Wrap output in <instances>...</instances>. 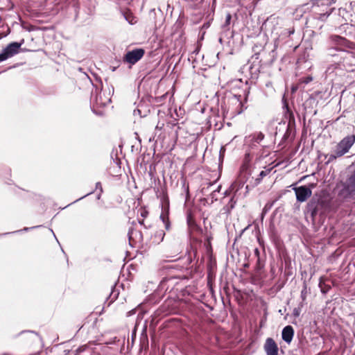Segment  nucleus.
<instances>
[{"instance_id": "obj_1", "label": "nucleus", "mask_w": 355, "mask_h": 355, "mask_svg": "<svg viewBox=\"0 0 355 355\" xmlns=\"http://www.w3.org/2000/svg\"><path fill=\"white\" fill-rule=\"evenodd\" d=\"M355 143V135H348L344 137L336 146L334 153L329 155V161H333L349 152L351 147Z\"/></svg>"}, {"instance_id": "obj_2", "label": "nucleus", "mask_w": 355, "mask_h": 355, "mask_svg": "<svg viewBox=\"0 0 355 355\" xmlns=\"http://www.w3.org/2000/svg\"><path fill=\"white\" fill-rule=\"evenodd\" d=\"M330 5L329 0H315L313 3L314 18L321 21L325 20L331 12V9L329 8Z\"/></svg>"}, {"instance_id": "obj_3", "label": "nucleus", "mask_w": 355, "mask_h": 355, "mask_svg": "<svg viewBox=\"0 0 355 355\" xmlns=\"http://www.w3.org/2000/svg\"><path fill=\"white\" fill-rule=\"evenodd\" d=\"M340 195L343 198L355 196V171L347 179L344 189L340 191Z\"/></svg>"}, {"instance_id": "obj_4", "label": "nucleus", "mask_w": 355, "mask_h": 355, "mask_svg": "<svg viewBox=\"0 0 355 355\" xmlns=\"http://www.w3.org/2000/svg\"><path fill=\"white\" fill-rule=\"evenodd\" d=\"M296 195V199L298 202L306 201L311 195L312 191L306 186H301L293 189Z\"/></svg>"}, {"instance_id": "obj_5", "label": "nucleus", "mask_w": 355, "mask_h": 355, "mask_svg": "<svg viewBox=\"0 0 355 355\" xmlns=\"http://www.w3.org/2000/svg\"><path fill=\"white\" fill-rule=\"evenodd\" d=\"M333 42L337 46V49L340 51H345V48L353 49L354 44L345 38L338 35H334L331 37Z\"/></svg>"}, {"instance_id": "obj_6", "label": "nucleus", "mask_w": 355, "mask_h": 355, "mask_svg": "<svg viewBox=\"0 0 355 355\" xmlns=\"http://www.w3.org/2000/svg\"><path fill=\"white\" fill-rule=\"evenodd\" d=\"M24 40H22L20 42H12L9 44L2 51L5 57H6V59L18 53L21 46L24 44Z\"/></svg>"}, {"instance_id": "obj_7", "label": "nucleus", "mask_w": 355, "mask_h": 355, "mask_svg": "<svg viewBox=\"0 0 355 355\" xmlns=\"http://www.w3.org/2000/svg\"><path fill=\"white\" fill-rule=\"evenodd\" d=\"M144 51L141 49H137L128 52L125 55V60L130 64H135L144 55Z\"/></svg>"}, {"instance_id": "obj_8", "label": "nucleus", "mask_w": 355, "mask_h": 355, "mask_svg": "<svg viewBox=\"0 0 355 355\" xmlns=\"http://www.w3.org/2000/svg\"><path fill=\"white\" fill-rule=\"evenodd\" d=\"M263 348L266 355H278L277 345L271 338H268L266 340Z\"/></svg>"}, {"instance_id": "obj_9", "label": "nucleus", "mask_w": 355, "mask_h": 355, "mask_svg": "<svg viewBox=\"0 0 355 355\" xmlns=\"http://www.w3.org/2000/svg\"><path fill=\"white\" fill-rule=\"evenodd\" d=\"M294 336V329L292 326H286L282 331V340L287 344H290Z\"/></svg>"}, {"instance_id": "obj_10", "label": "nucleus", "mask_w": 355, "mask_h": 355, "mask_svg": "<svg viewBox=\"0 0 355 355\" xmlns=\"http://www.w3.org/2000/svg\"><path fill=\"white\" fill-rule=\"evenodd\" d=\"M103 95L105 96L104 93H102V92H101L96 96L95 101L97 105L105 106L110 102V98L109 97L105 96L104 98H103Z\"/></svg>"}, {"instance_id": "obj_11", "label": "nucleus", "mask_w": 355, "mask_h": 355, "mask_svg": "<svg viewBox=\"0 0 355 355\" xmlns=\"http://www.w3.org/2000/svg\"><path fill=\"white\" fill-rule=\"evenodd\" d=\"M319 287L322 293H327L331 288L329 281L324 277H320L319 282Z\"/></svg>"}, {"instance_id": "obj_12", "label": "nucleus", "mask_w": 355, "mask_h": 355, "mask_svg": "<svg viewBox=\"0 0 355 355\" xmlns=\"http://www.w3.org/2000/svg\"><path fill=\"white\" fill-rule=\"evenodd\" d=\"M168 211H162V213L160 215V219L164 223L166 230H168L169 227H170V223H169V220H168Z\"/></svg>"}, {"instance_id": "obj_13", "label": "nucleus", "mask_w": 355, "mask_h": 355, "mask_svg": "<svg viewBox=\"0 0 355 355\" xmlns=\"http://www.w3.org/2000/svg\"><path fill=\"white\" fill-rule=\"evenodd\" d=\"M271 169H268V170H266V171H261L258 176V178H257L255 179V182H254V184L255 185H258L259 184H260L261 180L263 179V177L266 176L268 174L270 173Z\"/></svg>"}, {"instance_id": "obj_14", "label": "nucleus", "mask_w": 355, "mask_h": 355, "mask_svg": "<svg viewBox=\"0 0 355 355\" xmlns=\"http://www.w3.org/2000/svg\"><path fill=\"white\" fill-rule=\"evenodd\" d=\"M264 138V135L262 132H257L253 135V139L257 144H259Z\"/></svg>"}, {"instance_id": "obj_15", "label": "nucleus", "mask_w": 355, "mask_h": 355, "mask_svg": "<svg viewBox=\"0 0 355 355\" xmlns=\"http://www.w3.org/2000/svg\"><path fill=\"white\" fill-rule=\"evenodd\" d=\"M312 80V77L311 76H308L306 78H304L303 79H302V83H304L305 84H308L309 83H310L311 81Z\"/></svg>"}, {"instance_id": "obj_16", "label": "nucleus", "mask_w": 355, "mask_h": 355, "mask_svg": "<svg viewBox=\"0 0 355 355\" xmlns=\"http://www.w3.org/2000/svg\"><path fill=\"white\" fill-rule=\"evenodd\" d=\"M220 187H218L217 189L214 190L211 193V196L212 199L216 200V194L217 192L218 193L220 191Z\"/></svg>"}, {"instance_id": "obj_17", "label": "nucleus", "mask_w": 355, "mask_h": 355, "mask_svg": "<svg viewBox=\"0 0 355 355\" xmlns=\"http://www.w3.org/2000/svg\"><path fill=\"white\" fill-rule=\"evenodd\" d=\"M230 208L231 209H233L234 207V205H235V201L234 200V198H231L230 200Z\"/></svg>"}, {"instance_id": "obj_18", "label": "nucleus", "mask_w": 355, "mask_h": 355, "mask_svg": "<svg viewBox=\"0 0 355 355\" xmlns=\"http://www.w3.org/2000/svg\"><path fill=\"white\" fill-rule=\"evenodd\" d=\"M230 20H231V15L230 14H227V16H226V20H225L226 24H229L230 22Z\"/></svg>"}, {"instance_id": "obj_19", "label": "nucleus", "mask_w": 355, "mask_h": 355, "mask_svg": "<svg viewBox=\"0 0 355 355\" xmlns=\"http://www.w3.org/2000/svg\"><path fill=\"white\" fill-rule=\"evenodd\" d=\"M6 60H7V59H6V57H5L3 53V52L1 53H0V62L4 61Z\"/></svg>"}, {"instance_id": "obj_20", "label": "nucleus", "mask_w": 355, "mask_h": 355, "mask_svg": "<svg viewBox=\"0 0 355 355\" xmlns=\"http://www.w3.org/2000/svg\"><path fill=\"white\" fill-rule=\"evenodd\" d=\"M147 214H148V212L146 210H142L141 211V215L144 218L146 217L147 216Z\"/></svg>"}, {"instance_id": "obj_21", "label": "nucleus", "mask_w": 355, "mask_h": 355, "mask_svg": "<svg viewBox=\"0 0 355 355\" xmlns=\"http://www.w3.org/2000/svg\"><path fill=\"white\" fill-rule=\"evenodd\" d=\"M306 6H307V4H304V5H303V6H301L298 7V8L296 9V10H297V11H302V8H303L304 7H305Z\"/></svg>"}, {"instance_id": "obj_22", "label": "nucleus", "mask_w": 355, "mask_h": 355, "mask_svg": "<svg viewBox=\"0 0 355 355\" xmlns=\"http://www.w3.org/2000/svg\"><path fill=\"white\" fill-rule=\"evenodd\" d=\"M96 187V189L99 188L101 191H102L101 184L100 182H97Z\"/></svg>"}, {"instance_id": "obj_23", "label": "nucleus", "mask_w": 355, "mask_h": 355, "mask_svg": "<svg viewBox=\"0 0 355 355\" xmlns=\"http://www.w3.org/2000/svg\"><path fill=\"white\" fill-rule=\"evenodd\" d=\"M316 214H317L316 209H313L311 211L312 217H314L316 215Z\"/></svg>"}, {"instance_id": "obj_24", "label": "nucleus", "mask_w": 355, "mask_h": 355, "mask_svg": "<svg viewBox=\"0 0 355 355\" xmlns=\"http://www.w3.org/2000/svg\"><path fill=\"white\" fill-rule=\"evenodd\" d=\"M293 314L295 315V316H298L299 315V312L297 310L295 309L294 310V312H293Z\"/></svg>"}]
</instances>
